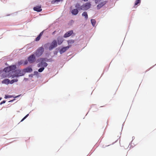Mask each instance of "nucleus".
Wrapping results in <instances>:
<instances>
[{
    "label": "nucleus",
    "mask_w": 156,
    "mask_h": 156,
    "mask_svg": "<svg viewBox=\"0 0 156 156\" xmlns=\"http://www.w3.org/2000/svg\"><path fill=\"white\" fill-rule=\"evenodd\" d=\"M71 46V45L68 46L66 47H64L62 48L59 51V52L61 54H62L64 52H65L66 50H67Z\"/></svg>",
    "instance_id": "1a4fd4ad"
},
{
    "label": "nucleus",
    "mask_w": 156,
    "mask_h": 156,
    "mask_svg": "<svg viewBox=\"0 0 156 156\" xmlns=\"http://www.w3.org/2000/svg\"><path fill=\"white\" fill-rule=\"evenodd\" d=\"M141 1L140 0H136L135 2V5H136L139 4H140Z\"/></svg>",
    "instance_id": "412c9836"
},
{
    "label": "nucleus",
    "mask_w": 156,
    "mask_h": 156,
    "mask_svg": "<svg viewBox=\"0 0 156 156\" xmlns=\"http://www.w3.org/2000/svg\"><path fill=\"white\" fill-rule=\"evenodd\" d=\"M18 80L17 79H13L12 80L10 81V83L11 84H12L14 83L15 82H17Z\"/></svg>",
    "instance_id": "aec40b11"
},
{
    "label": "nucleus",
    "mask_w": 156,
    "mask_h": 156,
    "mask_svg": "<svg viewBox=\"0 0 156 156\" xmlns=\"http://www.w3.org/2000/svg\"><path fill=\"white\" fill-rule=\"evenodd\" d=\"M16 69V66L13 65L5 68L4 69V71L6 72H9L10 71L15 70Z\"/></svg>",
    "instance_id": "20e7f679"
},
{
    "label": "nucleus",
    "mask_w": 156,
    "mask_h": 156,
    "mask_svg": "<svg viewBox=\"0 0 156 156\" xmlns=\"http://www.w3.org/2000/svg\"><path fill=\"white\" fill-rule=\"evenodd\" d=\"M83 16H84L86 20L88 19V15L86 12H83L82 15Z\"/></svg>",
    "instance_id": "dca6fc26"
},
{
    "label": "nucleus",
    "mask_w": 156,
    "mask_h": 156,
    "mask_svg": "<svg viewBox=\"0 0 156 156\" xmlns=\"http://www.w3.org/2000/svg\"><path fill=\"white\" fill-rule=\"evenodd\" d=\"M57 46V43L55 40H54L51 42L50 45L49 47V50L51 51L54 48L56 47Z\"/></svg>",
    "instance_id": "423d86ee"
},
{
    "label": "nucleus",
    "mask_w": 156,
    "mask_h": 156,
    "mask_svg": "<svg viewBox=\"0 0 156 156\" xmlns=\"http://www.w3.org/2000/svg\"><path fill=\"white\" fill-rule=\"evenodd\" d=\"M44 67H42L41 68L39 69L38 70V71L39 72H41L44 70Z\"/></svg>",
    "instance_id": "5701e85b"
},
{
    "label": "nucleus",
    "mask_w": 156,
    "mask_h": 156,
    "mask_svg": "<svg viewBox=\"0 0 156 156\" xmlns=\"http://www.w3.org/2000/svg\"><path fill=\"white\" fill-rule=\"evenodd\" d=\"M15 72V74L12 75V78H14L15 77H19L20 76H23L24 74V72L23 70H21L20 69H18L16 70Z\"/></svg>",
    "instance_id": "f03ea898"
},
{
    "label": "nucleus",
    "mask_w": 156,
    "mask_h": 156,
    "mask_svg": "<svg viewBox=\"0 0 156 156\" xmlns=\"http://www.w3.org/2000/svg\"><path fill=\"white\" fill-rule=\"evenodd\" d=\"M55 32H56V31H55L54 32H53L52 33V34H53V35L54 34H55Z\"/></svg>",
    "instance_id": "7c9ffc66"
},
{
    "label": "nucleus",
    "mask_w": 156,
    "mask_h": 156,
    "mask_svg": "<svg viewBox=\"0 0 156 156\" xmlns=\"http://www.w3.org/2000/svg\"><path fill=\"white\" fill-rule=\"evenodd\" d=\"M28 61H27V60H26L25 61L24 63H23V64L24 65H27L28 63Z\"/></svg>",
    "instance_id": "cd10ccee"
},
{
    "label": "nucleus",
    "mask_w": 156,
    "mask_h": 156,
    "mask_svg": "<svg viewBox=\"0 0 156 156\" xmlns=\"http://www.w3.org/2000/svg\"><path fill=\"white\" fill-rule=\"evenodd\" d=\"M67 42L69 46L71 45L74 42V40H69L67 41Z\"/></svg>",
    "instance_id": "f3484780"
},
{
    "label": "nucleus",
    "mask_w": 156,
    "mask_h": 156,
    "mask_svg": "<svg viewBox=\"0 0 156 156\" xmlns=\"http://www.w3.org/2000/svg\"><path fill=\"white\" fill-rule=\"evenodd\" d=\"M106 3V2L103 0H98V8H100Z\"/></svg>",
    "instance_id": "6e6552de"
},
{
    "label": "nucleus",
    "mask_w": 156,
    "mask_h": 156,
    "mask_svg": "<svg viewBox=\"0 0 156 156\" xmlns=\"http://www.w3.org/2000/svg\"><path fill=\"white\" fill-rule=\"evenodd\" d=\"M9 98V97L7 96H6V95H5V98Z\"/></svg>",
    "instance_id": "2f4dec72"
},
{
    "label": "nucleus",
    "mask_w": 156,
    "mask_h": 156,
    "mask_svg": "<svg viewBox=\"0 0 156 156\" xmlns=\"http://www.w3.org/2000/svg\"><path fill=\"white\" fill-rule=\"evenodd\" d=\"M5 101H2L1 102V103H0V104L1 105L3 103H5Z\"/></svg>",
    "instance_id": "c756f323"
},
{
    "label": "nucleus",
    "mask_w": 156,
    "mask_h": 156,
    "mask_svg": "<svg viewBox=\"0 0 156 156\" xmlns=\"http://www.w3.org/2000/svg\"><path fill=\"white\" fill-rule=\"evenodd\" d=\"M1 99H0V100Z\"/></svg>",
    "instance_id": "473e14b6"
},
{
    "label": "nucleus",
    "mask_w": 156,
    "mask_h": 156,
    "mask_svg": "<svg viewBox=\"0 0 156 156\" xmlns=\"http://www.w3.org/2000/svg\"><path fill=\"white\" fill-rule=\"evenodd\" d=\"M24 72V74L26 72H30L32 71V69L31 68L28 67L26 69H23Z\"/></svg>",
    "instance_id": "ddd939ff"
},
{
    "label": "nucleus",
    "mask_w": 156,
    "mask_h": 156,
    "mask_svg": "<svg viewBox=\"0 0 156 156\" xmlns=\"http://www.w3.org/2000/svg\"><path fill=\"white\" fill-rule=\"evenodd\" d=\"M2 83L6 84H8L10 83V80L7 79H5L2 81Z\"/></svg>",
    "instance_id": "4468645a"
},
{
    "label": "nucleus",
    "mask_w": 156,
    "mask_h": 156,
    "mask_svg": "<svg viewBox=\"0 0 156 156\" xmlns=\"http://www.w3.org/2000/svg\"><path fill=\"white\" fill-rule=\"evenodd\" d=\"M60 1H62V0H53L51 2L52 3L54 4L55 3H58V2H59Z\"/></svg>",
    "instance_id": "4be33fe9"
},
{
    "label": "nucleus",
    "mask_w": 156,
    "mask_h": 156,
    "mask_svg": "<svg viewBox=\"0 0 156 156\" xmlns=\"http://www.w3.org/2000/svg\"><path fill=\"white\" fill-rule=\"evenodd\" d=\"M78 10L77 9H74L72 11V13L74 15H77L78 13Z\"/></svg>",
    "instance_id": "2eb2a0df"
},
{
    "label": "nucleus",
    "mask_w": 156,
    "mask_h": 156,
    "mask_svg": "<svg viewBox=\"0 0 156 156\" xmlns=\"http://www.w3.org/2000/svg\"><path fill=\"white\" fill-rule=\"evenodd\" d=\"M73 33V31L72 30H70L65 33L63 37L65 38L67 37L70 36Z\"/></svg>",
    "instance_id": "9d476101"
},
{
    "label": "nucleus",
    "mask_w": 156,
    "mask_h": 156,
    "mask_svg": "<svg viewBox=\"0 0 156 156\" xmlns=\"http://www.w3.org/2000/svg\"><path fill=\"white\" fill-rule=\"evenodd\" d=\"M33 9L34 11L37 12H40L42 10L41 5H37L34 7Z\"/></svg>",
    "instance_id": "9b49d317"
},
{
    "label": "nucleus",
    "mask_w": 156,
    "mask_h": 156,
    "mask_svg": "<svg viewBox=\"0 0 156 156\" xmlns=\"http://www.w3.org/2000/svg\"><path fill=\"white\" fill-rule=\"evenodd\" d=\"M49 45V43H47L46 44H45L44 45V47L45 48H47L48 47V46Z\"/></svg>",
    "instance_id": "393cba45"
},
{
    "label": "nucleus",
    "mask_w": 156,
    "mask_h": 156,
    "mask_svg": "<svg viewBox=\"0 0 156 156\" xmlns=\"http://www.w3.org/2000/svg\"><path fill=\"white\" fill-rule=\"evenodd\" d=\"M23 61L22 60L18 62V64L19 65H20L23 64Z\"/></svg>",
    "instance_id": "b1692460"
},
{
    "label": "nucleus",
    "mask_w": 156,
    "mask_h": 156,
    "mask_svg": "<svg viewBox=\"0 0 156 156\" xmlns=\"http://www.w3.org/2000/svg\"><path fill=\"white\" fill-rule=\"evenodd\" d=\"M57 41L59 45L61 44L63 41V39L62 37H58L57 38Z\"/></svg>",
    "instance_id": "f8f14e48"
},
{
    "label": "nucleus",
    "mask_w": 156,
    "mask_h": 156,
    "mask_svg": "<svg viewBox=\"0 0 156 156\" xmlns=\"http://www.w3.org/2000/svg\"><path fill=\"white\" fill-rule=\"evenodd\" d=\"M91 6V4L90 3H87L80 6L81 10H86L89 9Z\"/></svg>",
    "instance_id": "39448f33"
},
{
    "label": "nucleus",
    "mask_w": 156,
    "mask_h": 156,
    "mask_svg": "<svg viewBox=\"0 0 156 156\" xmlns=\"http://www.w3.org/2000/svg\"><path fill=\"white\" fill-rule=\"evenodd\" d=\"M41 37L38 36L36 38L35 40L37 41H39L40 40Z\"/></svg>",
    "instance_id": "a878e982"
},
{
    "label": "nucleus",
    "mask_w": 156,
    "mask_h": 156,
    "mask_svg": "<svg viewBox=\"0 0 156 156\" xmlns=\"http://www.w3.org/2000/svg\"><path fill=\"white\" fill-rule=\"evenodd\" d=\"M91 22L92 25L94 27L95 26L96 24V21L94 19H91Z\"/></svg>",
    "instance_id": "6ab92c4d"
},
{
    "label": "nucleus",
    "mask_w": 156,
    "mask_h": 156,
    "mask_svg": "<svg viewBox=\"0 0 156 156\" xmlns=\"http://www.w3.org/2000/svg\"><path fill=\"white\" fill-rule=\"evenodd\" d=\"M44 48L42 47H41L39 48L34 52V55L37 57H39L41 56L44 52Z\"/></svg>",
    "instance_id": "7ed1b4c3"
},
{
    "label": "nucleus",
    "mask_w": 156,
    "mask_h": 156,
    "mask_svg": "<svg viewBox=\"0 0 156 156\" xmlns=\"http://www.w3.org/2000/svg\"><path fill=\"white\" fill-rule=\"evenodd\" d=\"M28 61L30 63H32L35 61L36 58L34 54H32L28 58Z\"/></svg>",
    "instance_id": "0eeeda50"
},
{
    "label": "nucleus",
    "mask_w": 156,
    "mask_h": 156,
    "mask_svg": "<svg viewBox=\"0 0 156 156\" xmlns=\"http://www.w3.org/2000/svg\"><path fill=\"white\" fill-rule=\"evenodd\" d=\"M43 34V31H42L41 32L40 34H39V35H38L40 37H41V36H42V34Z\"/></svg>",
    "instance_id": "c85d7f7f"
},
{
    "label": "nucleus",
    "mask_w": 156,
    "mask_h": 156,
    "mask_svg": "<svg viewBox=\"0 0 156 156\" xmlns=\"http://www.w3.org/2000/svg\"><path fill=\"white\" fill-rule=\"evenodd\" d=\"M80 4L79 3H77L75 5V7L78 9L79 10H81L80 9Z\"/></svg>",
    "instance_id": "a211bd4d"
},
{
    "label": "nucleus",
    "mask_w": 156,
    "mask_h": 156,
    "mask_svg": "<svg viewBox=\"0 0 156 156\" xmlns=\"http://www.w3.org/2000/svg\"><path fill=\"white\" fill-rule=\"evenodd\" d=\"M29 115V114H27L26 115L21 121V122L23 121V120H24Z\"/></svg>",
    "instance_id": "bb28decb"
},
{
    "label": "nucleus",
    "mask_w": 156,
    "mask_h": 156,
    "mask_svg": "<svg viewBox=\"0 0 156 156\" xmlns=\"http://www.w3.org/2000/svg\"><path fill=\"white\" fill-rule=\"evenodd\" d=\"M46 61V58H40L37 60V62H41L37 64V67H45L47 66L48 64L44 62Z\"/></svg>",
    "instance_id": "f257e3e1"
}]
</instances>
